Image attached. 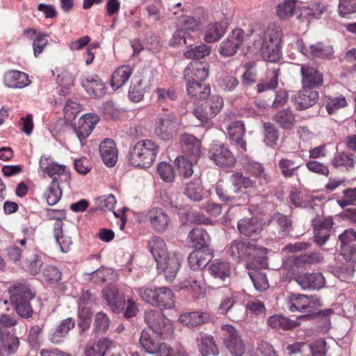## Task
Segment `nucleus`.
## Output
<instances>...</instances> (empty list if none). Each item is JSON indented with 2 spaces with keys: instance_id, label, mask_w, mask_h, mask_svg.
I'll return each mask as SVG.
<instances>
[{
  "instance_id": "23",
  "label": "nucleus",
  "mask_w": 356,
  "mask_h": 356,
  "mask_svg": "<svg viewBox=\"0 0 356 356\" xmlns=\"http://www.w3.org/2000/svg\"><path fill=\"white\" fill-rule=\"evenodd\" d=\"M147 218L151 226L157 232H164L170 221V218L165 211L161 208H153L150 209L147 214Z\"/></svg>"
},
{
  "instance_id": "11",
  "label": "nucleus",
  "mask_w": 356,
  "mask_h": 356,
  "mask_svg": "<svg viewBox=\"0 0 356 356\" xmlns=\"http://www.w3.org/2000/svg\"><path fill=\"white\" fill-rule=\"evenodd\" d=\"M222 330L225 332L224 344L232 356H242L245 348L238 332L230 325H222Z\"/></svg>"
},
{
  "instance_id": "62",
  "label": "nucleus",
  "mask_w": 356,
  "mask_h": 356,
  "mask_svg": "<svg viewBox=\"0 0 356 356\" xmlns=\"http://www.w3.org/2000/svg\"><path fill=\"white\" fill-rule=\"evenodd\" d=\"M245 72L242 75V83L245 85H252L256 82L257 72L254 62L244 64Z\"/></svg>"
},
{
  "instance_id": "9",
  "label": "nucleus",
  "mask_w": 356,
  "mask_h": 356,
  "mask_svg": "<svg viewBox=\"0 0 356 356\" xmlns=\"http://www.w3.org/2000/svg\"><path fill=\"white\" fill-rule=\"evenodd\" d=\"M194 108V115L201 122L209 124V120L214 118L223 106V99L219 95H211L201 100Z\"/></svg>"
},
{
  "instance_id": "10",
  "label": "nucleus",
  "mask_w": 356,
  "mask_h": 356,
  "mask_svg": "<svg viewBox=\"0 0 356 356\" xmlns=\"http://www.w3.org/2000/svg\"><path fill=\"white\" fill-rule=\"evenodd\" d=\"M144 318L151 330L161 337H168L173 332L171 321L160 311L147 310L145 312Z\"/></svg>"
},
{
  "instance_id": "54",
  "label": "nucleus",
  "mask_w": 356,
  "mask_h": 356,
  "mask_svg": "<svg viewBox=\"0 0 356 356\" xmlns=\"http://www.w3.org/2000/svg\"><path fill=\"white\" fill-rule=\"evenodd\" d=\"M230 181L235 188L236 193H239L243 189H247L253 186L252 181L247 177H245L241 172L233 174L230 177Z\"/></svg>"
},
{
  "instance_id": "58",
  "label": "nucleus",
  "mask_w": 356,
  "mask_h": 356,
  "mask_svg": "<svg viewBox=\"0 0 356 356\" xmlns=\"http://www.w3.org/2000/svg\"><path fill=\"white\" fill-rule=\"evenodd\" d=\"M264 142L267 145L273 147L277 144L279 138V131L276 127L270 122L264 124Z\"/></svg>"
},
{
  "instance_id": "55",
  "label": "nucleus",
  "mask_w": 356,
  "mask_h": 356,
  "mask_svg": "<svg viewBox=\"0 0 356 356\" xmlns=\"http://www.w3.org/2000/svg\"><path fill=\"white\" fill-rule=\"evenodd\" d=\"M188 49L184 54L186 58L190 59L199 60L209 55L211 53L210 47L206 44H200L195 47H193L191 44H188Z\"/></svg>"
},
{
  "instance_id": "43",
  "label": "nucleus",
  "mask_w": 356,
  "mask_h": 356,
  "mask_svg": "<svg viewBox=\"0 0 356 356\" xmlns=\"http://www.w3.org/2000/svg\"><path fill=\"white\" fill-rule=\"evenodd\" d=\"M133 72L129 65H123L118 67L112 74L111 86L113 88H120L129 79Z\"/></svg>"
},
{
  "instance_id": "24",
  "label": "nucleus",
  "mask_w": 356,
  "mask_h": 356,
  "mask_svg": "<svg viewBox=\"0 0 356 356\" xmlns=\"http://www.w3.org/2000/svg\"><path fill=\"white\" fill-rule=\"evenodd\" d=\"M303 88H315L323 83V75L316 68L302 65L300 70Z\"/></svg>"
},
{
  "instance_id": "64",
  "label": "nucleus",
  "mask_w": 356,
  "mask_h": 356,
  "mask_svg": "<svg viewBox=\"0 0 356 356\" xmlns=\"http://www.w3.org/2000/svg\"><path fill=\"white\" fill-rule=\"evenodd\" d=\"M158 173L160 177L165 182L174 181L175 171L173 166L166 162H161L158 166Z\"/></svg>"
},
{
  "instance_id": "45",
  "label": "nucleus",
  "mask_w": 356,
  "mask_h": 356,
  "mask_svg": "<svg viewBox=\"0 0 356 356\" xmlns=\"http://www.w3.org/2000/svg\"><path fill=\"white\" fill-rule=\"evenodd\" d=\"M355 163L356 156L353 153H339L332 159V164L334 168H345L347 170H353Z\"/></svg>"
},
{
  "instance_id": "63",
  "label": "nucleus",
  "mask_w": 356,
  "mask_h": 356,
  "mask_svg": "<svg viewBox=\"0 0 356 356\" xmlns=\"http://www.w3.org/2000/svg\"><path fill=\"white\" fill-rule=\"evenodd\" d=\"M329 269L334 276L339 277L341 280L351 277L354 273L353 267L346 265L330 266H329Z\"/></svg>"
},
{
  "instance_id": "35",
  "label": "nucleus",
  "mask_w": 356,
  "mask_h": 356,
  "mask_svg": "<svg viewBox=\"0 0 356 356\" xmlns=\"http://www.w3.org/2000/svg\"><path fill=\"white\" fill-rule=\"evenodd\" d=\"M186 82L188 94L191 97L200 100H204L210 95V87L202 81L192 80L191 81Z\"/></svg>"
},
{
  "instance_id": "57",
  "label": "nucleus",
  "mask_w": 356,
  "mask_h": 356,
  "mask_svg": "<svg viewBox=\"0 0 356 356\" xmlns=\"http://www.w3.org/2000/svg\"><path fill=\"white\" fill-rule=\"evenodd\" d=\"M61 194L62 192L59 187L58 179L54 178L51 186L44 195L48 204L54 205L56 204L60 200Z\"/></svg>"
},
{
  "instance_id": "46",
  "label": "nucleus",
  "mask_w": 356,
  "mask_h": 356,
  "mask_svg": "<svg viewBox=\"0 0 356 356\" xmlns=\"http://www.w3.org/2000/svg\"><path fill=\"white\" fill-rule=\"evenodd\" d=\"M244 166L250 174L258 179L261 184H266L271 181L270 176L266 174L264 168L261 163L250 161H248Z\"/></svg>"
},
{
  "instance_id": "2",
  "label": "nucleus",
  "mask_w": 356,
  "mask_h": 356,
  "mask_svg": "<svg viewBox=\"0 0 356 356\" xmlns=\"http://www.w3.org/2000/svg\"><path fill=\"white\" fill-rule=\"evenodd\" d=\"M149 249L156 262L159 273H163L168 282H172L180 268L183 260L181 256L177 254L170 255L165 241L158 236L149 240Z\"/></svg>"
},
{
  "instance_id": "44",
  "label": "nucleus",
  "mask_w": 356,
  "mask_h": 356,
  "mask_svg": "<svg viewBox=\"0 0 356 356\" xmlns=\"http://www.w3.org/2000/svg\"><path fill=\"white\" fill-rule=\"evenodd\" d=\"M220 293L222 294V297L218 311L219 314H223L237 302V296L234 291L227 286L220 287Z\"/></svg>"
},
{
  "instance_id": "52",
  "label": "nucleus",
  "mask_w": 356,
  "mask_h": 356,
  "mask_svg": "<svg viewBox=\"0 0 356 356\" xmlns=\"http://www.w3.org/2000/svg\"><path fill=\"white\" fill-rule=\"evenodd\" d=\"M159 104H170L178 98V92L172 88H159L155 91Z\"/></svg>"
},
{
  "instance_id": "6",
  "label": "nucleus",
  "mask_w": 356,
  "mask_h": 356,
  "mask_svg": "<svg viewBox=\"0 0 356 356\" xmlns=\"http://www.w3.org/2000/svg\"><path fill=\"white\" fill-rule=\"evenodd\" d=\"M159 153V145L152 140L137 142L130 149L128 161L136 168H148L154 163Z\"/></svg>"
},
{
  "instance_id": "16",
  "label": "nucleus",
  "mask_w": 356,
  "mask_h": 356,
  "mask_svg": "<svg viewBox=\"0 0 356 356\" xmlns=\"http://www.w3.org/2000/svg\"><path fill=\"white\" fill-rule=\"evenodd\" d=\"M99 121V118L92 113L86 114L79 118L78 126L74 127V131L81 146L83 145V140L90 136Z\"/></svg>"
},
{
  "instance_id": "25",
  "label": "nucleus",
  "mask_w": 356,
  "mask_h": 356,
  "mask_svg": "<svg viewBox=\"0 0 356 356\" xmlns=\"http://www.w3.org/2000/svg\"><path fill=\"white\" fill-rule=\"evenodd\" d=\"M296 282L302 289H320L325 286V277L321 273H304L295 278Z\"/></svg>"
},
{
  "instance_id": "14",
  "label": "nucleus",
  "mask_w": 356,
  "mask_h": 356,
  "mask_svg": "<svg viewBox=\"0 0 356 356\" xmlns=\"http://www.w3.org/2000/svg\"><path fill=\"white\" fill-rule=\"evenodd\" d=\"M209 157L216 165L220 167H232L234 165L236 159L224 145L213 143L209 149Z\"/></svg>"
},
{
  "instance_id": "36",
  "label": "nucleus",
  "mask_w": 356,
  "mask_h": 356,
  "mask_svg": "<svg viewBox=\"0 0 356 356\" xmlns=\"http://www.w3.org/2000/svg\"><path fill=\"white\" fill-rule=\"evenodd\" d=\"M63 222L58 220L54 223V237L62 252H67L72 244L71 238L66 236L63 230Z\"/></svg>"
},
{
  "instance_id": "50",
  "label": "nucleus",
  "mask_w": 356,
  "mask_h": 356,
  "mask_svg": "<svg viewBox=\"0 0 356 356\" xmlns=\"http://www.w3.org/2000/svg\"><path fill=\"white\" fill-rule=\"evenodd\" d=\"M139 343L145 351L149 354H155L159 344L152 336L149 330H143L140 334Z\"/></svg>"
},
{
  "instance_id": "59",
  "label": "nucleus",
  "mask_w": 356,
  "mask_h": 356,
  "mask_svg": "<svg viewBox=\"0 0 356 356\" xmlns=\"http://www.w3.org/2000/svg\"><path fill=\"white\" fill-rule=\"evenodd\" d=\"M146 87L141 79L132 82L129 90V97L134 102H139L143 99Z\"/></svg>"
},
{
  "instance_id": "32",
  "label": "nucleus",
  "mask_w": 356,
  "mask_h": 356,
  "mask_svg": "<svg viewBox=\"0 0 356 356\" xmlns=\"http://www.w3.org/2000/svg\"><path fill=\"white\" fill-rule=\"evenodd\" d=\"M211 259L212 254L208 249L198 248L189 254L188 261L191 269L198 270L204 268Z\"/></svg>"
},
{
  "instance_id": "60",
  "label": "nucleus",
  "mask_w": 356,
  "mask_h": 356,
  "mask_svg": "<svg viewBox=\"0 0 356 356\" xmlns=\"http://www.w3.org/2000/svg\"><path fill=\"white\" fill-rule=\"evenodd\" d=\"M194 160L187 159L184 157H178L175 160L178 170L181 175L185 178L190 177L193 174V164Z\"/></svg>"
},
{
  "instance_id": "15",
  "label": "nucleus",
  "mask_w": 356,
  "mask_h": 356,
  "mask_svg": "<svg viewBox=\"0 0 356 356\" xmlns=\"http://www.w3.org/2000/svg\"><path fill=\"white\" fill-rule=\"evenodd\" d=\"M298 48L303 55L308 58L331 59L334 55L333 47L323 42H317L307 47L302 42H298Z\"/></svg>"
},
{
  "instance_id": "26",
  "label": "nucleus",
  "mask_w": 356,
  "mask_h": 356,
  "mask_svg": "<svg viewBox=\"0 0 356 356\" xmlns=\"http://www.w3.org/2000/svg\"><path fill=\"white\" fill-rule=\"evenodd\" d=\"M99 150L102 159L106 165L113 167L115 165L118 161V150L113 140L105 138L101 142Z\"/></svg>"
},
{
  "instance_id": "18",
  "label": "nucleus",
  "mask_w": 356,
  "mask_h": 356,
  "mask_svg": "<svg viewBox=\"0 0 356 356\" xmlns=\"http://www.w3.org/2000/svg\"><path fill=\"white\" fill-rule=\"evenodd\" d=\"M209 64L204 61L195 60L190 63L184 72L186 81H204L209 75Z\"/></svg>"
},
{
  "instance_id": "27",
  "label": "nucleus",
  "mask_w": 356,
  "mask_h": 356,
  "mask_svg": "<svg viewBox=\"0 0 356 356\" xmlns=\"http://www.w3.org/2000/svg\"><path fill=\"white\" fill-rule=\"evenodd\" d=\"M238 229L241 234L247 237L257 238L262 230L261 224L257 218H244L238 222Z\"/></svg>"
},
{
  "instance_id": "33",
  "label": "nucleus",
  "mask_w": 356,
  "mask_h": 356,
  "mask_svg": "<svg viewBox=\"0 0 356 356\" xmlns=\"http://www.w3.org/2000/svg\"><path fill=\"white\" fill-rule=\"evenodd\" d=\"M198 350L202 356L217 355L218 348L212 336L200 332L196 338Z\"/></svg>"
},
{
  "instance_id": "48",
  "label": "nucleus",
  "mask_w": 356,
  "mask_h": 356,
  "mask_svg": "<svg viewBox=\"0 0 356 356\" xmlns=\"http://www.w3.org/2000/svg\"><path fill=\"white\" fill-rule=\"evenodd\" d=\"M184 195L194 202H200L203 199V188L200 179L189 181L184 188Z\"/></svg>"
},
{
  "instance_id": "29",
  "label": "nucleus",
  "mask_w": 356,
  "mask_h": 356,
  "mask_svg": "<svg viewBox=\"0 0 356 356\" xmlns=\"http://www.w3.org/2000/svg\"><path fill=\"white\" fill-rule=\"evenodd\" d=\"M210 319V314L202 311L186 312L181 314L179 317V321L189 328L207 323Z\"/></svg>"
},
{
  "instance_id": "51",
  "label": "nucleus",
  "mask_w": 356,
  "mask_h": 356,
  "mask_svg": "<svg viewBox=\"0 0 356 356\" xmlns=\"http://www.w3.org/2000/svg\"><path fill=\"white\" fill-rule=\"evenodd\" d=\"M297 0H284L276 8L277 14L280 19H289L293 16Z\"/></svg>"
},
{
  "instance_id": "56",
  "label": "nucleus",
  "mask_w": 356,
  "mask_h": 356,
  "mask_svg": "<svg viewBox=\"0 0 356 356\" xmlns=\"http://www.w3.org/2000/svg\"><path fill=\"white\" fill-rule=\"evenodd\" d=\"M300 166V165L297 164L294 161L288 159H282L278 163V167L285 178H291L296 175Z\"/></svg>"
},
{
  "instance_id": "20",
  "label": "nucleus",
  "mask_w": 356,
  "mask_h": 356,
  "mask_svg": "<svg viewBox=\"0 0 356 356\" xmlns=\"http://www.w3.org/2000/svg\"><path fill=\"white\" fill-rule=\"evenodd\" d=\"M181 147L183 152L194 162L201 156V142L194 136L184 134L180 138Z\"/></svg>"
},
{
  "instance_id": "47",
  "label": "nucleus",
  "mask_w": 356,
  "mask_h": 356,
  "mask_svg": "<svg viewBox=\"0 0 356 356\" xmlns=\"http://www.w3.org/2000/svg\"><path fill=\"white\" fill-rule=\"evenodd\" d=\"M215 191L218 198L223 202L231 204L232 206H237L244 204L245 200L240 197L231 196L228 194L222 181L217 182Z\"/></svg>"
},
{
  "instance_id": "49",
  "label": "nucleus",
  "mask_w": 356,
  "mask_h": 356,
  "mask_svg": "<svg viewBox=\"0 0 356 356\" xmlns=\"http://www.w3.org/2000/svg\"><path fill=\"white\" fill-rule=\"evenodd\" d=\"M271 222L279 227L278 234L281 236L287 235L291 229V220L281 213H275L272 217Z\"/></svg>"
},
{
  "instance_id": "61",
  "label": "nucleus",
  "mask_w": 356,
  "mask_h": 356,
  "mask_svg": "<svg viewBox=\"0 0 356 356\" xmlns=\"http://www.w3.org/2000/svg\"><path fill=\"white\" fill-rule=\"evenodd\" d=\"M245 307L236 302L223 314L233 321H241L245 316Z\"/></svg>"
},
{
  "instance_id": "31",
  "label": "nucleus",
  "mask_w": 356,
  "mask_h": 356,
  "mask_svg": "<svg viewBox=\"0 0 356 356\" xmlns=\"http://www.w3.org/2000/svg\"><path fill=\"white\" fill-rule=\"evenodd\" d=\"M273 120L284 130L293 129L297 122L296 115L290 108H282L277 111L273 116Z\"/></svg>"
},
{
  "instance_id": "53",
  "label": "nucleus",
  "mask_w": 356,
  "mask_h": 356,
  "mask_svg": "<svg viewBox=\"0 0 356 356\" xmlns=\"http://www.w3.org/2000/svg\"><path fill=\"white\" fill-rule=\"evenodd\" d=\"M110 323L111 321L107 314L99 312L95 316L93 332L96 334H104L108 330Z\"/></svg>"
},
{
  "instance_id": "41",
  "label": "nucleus",
  "mask_w": 356,
  "mask_h": 356,
  "mask_svg": "<svg viewBox=\"0 0 356 356\" xmlns=\"http://www.w3.org/2000/svg\"><path fill=\"white\" fill-rule=\"evenodd\" d=\"M267 265L264 267L266 268ZM252 270L248 272V275L257 291H263L269 287V284L266 277V274L261 270L263 268H257L254 266H249Z\"/></svg>"
},
{
  "instance_id": "28",
  "label": "nucleus",
  "mask_w": 356,
  "mask_h": 356,
  "mask_svg": "<svg viewBox=\"0 0 356 356\" xmlns=\"http://www.w3.org/2000/svg\"><path fill=\"white\" fill-rule=\"evenodd\" d=\"M332 218H326L323 222L316 224L314 227V241L318 245H324L327 241L334 235Z\"/></svg>"
},
{
  "instance_id": "3",
  "label": "nucleus",
  "mask_w": 356,
  "mask_h": 356,
  "mask_svg": "<svg viewBox=\"0 0 356 356\" xmlns=\"http://www.w3.org/2000/svg\"><path fill=\"white\" fill-rule=\"evenodd\" d=\"M9 298L13 309L22 318H30L33 314L31 301L35 298V293L25 281L15 282L8 289Z\"/></svg>"
},
{
  "instance_id": "5",
  "label": "nucleus",
  "mask_w": 356,
  "mask_h": 356,
  "mask_svg": "<svg viewBox=\"0 0 356 356\" xmlns=\"http://www.w3.org/2000/svg\"><path fill=\"white\" fill-rule=\"evenodd\" d=\"M136 291L144 302L153 307L170 309L175 306L174 292L168 287L143 286L136 289Z\"/></svg>"
},
{
  "instance_id": "7",
  "label": "nucleus",
  "mask_w": 356,
  "mask_h": 356,
  "mask_svg": "<svg viewBox=\"0 0 356 356\" xmlns=\"http://www.w3.org/2000/svg\"><path fill=\"white\" fill-rule=\"evenodd\" d=\"M180 124V118L175 113L163 108L155 119L154 134L161 140H170L177 134Z\"/></svg>"
},
{
  "instance_id": "38",
  "label": "nucleus",
  "mask_w": 356,
  "mask_h": 356,
  "mask_svg": "<svg viewBox=\"0 0 356 356\" xmlns=\"http://www.w3.org/2000/svg\"><path fill=\"white\" fill-rule=\"evenodd\" d=\"M280 69H273L266 73V77L259 81L257 85V91L261 93L269 90H275L278 86Z\"/></svg>"
},
{
  "instance_id": "21",
  "label": "nucleus",
  "mask_w": 356,
  "mask_h": 356,
  "mask_svg": "<svg viewBox=\"0 0 356 356\" xmlns=\"http://www.w3.org/2000/svg\"><path fill=\"white\" fill-rule=\"evenodd\" d=\"M318 99V92L316 90L307 89L296 93L292 98V102L297 110H305L316 104Z\"/></svg>"
},
{
  "instance_id": "37",
  "label": "nucleus",
  "mask_w": 356,
  "mask_h": 356,
  "mask_svg": "<svg viewBox=\"0 0 356 356\" xmlns=\"http://www.w3.org/2000/svg\"><path fill=\"white\" fill-rule=\"evenodd\" d=\"M0 341L4 352L8 355L16 353L19 346V339L13 334L6 332L0 327Z\"/></svg>"
},
{
  "instance_id": "13",
  "label": "nucleus",
  "mask_w": 356,
  "mask_h": 356,
  "mask_svg": "<svg viewBox=\"0 0 356 356\" xmlns=\"http://www.w3.org/2000/svg\"><path fill=\"white\" fill-rule=\"evenodd\" d=\"M245 33L241 29H235L219 47V53L224 56L235 55L244 42Z\"/></svg>"
},
{
  "instance_id": "40",
  "label": "nucleus",
  "mask_w": 356,
  "mask_h": 356,
  "mask_svg": "<svg viewBox=\"0 0 356 356\" xmlns=\"http://www.w3.org/2000/svg\"><path fill=\"white\" fill-rule=\"evenodd\" d=\"M227 28V23L225 22L209 24L205 31L204 40L209 43L218 41L223 35Z\"/></svg>"
},
{
  "instance_id": "1",
  "label": "nucleus",
  "mask_w": 356,
  "mask_h": 356,
  "mask_svg": "<svg viewBox=\"0 0 356 356\" xmlns=\"http://www.w3.org/2000/svg\"><path fill=\"white\" fill-rule=\"evenodd\" d=\"M252 37L254 49L260 51L264 60L276 62L280 59L282 30L279 26L270 24L259 33H253Z\"/></svg>"
},
{
  "instance_id": "30",
  "label": "nucleus",
  "mask_w": 356,
  "mask_h": 356,
  "mask_svg": "<svg viewBox=\"0 0 356 356\" xmlns=\"http://www.w3.org/2000/svg\"><path fill=\"white\" fill-rule=\"evenodd\" d=\"M229 138L243 151H246V141L243 139L245 127L243 121H234L229 124L227 128Z\"/></svg>"
},
{
  "instance_id": "19",
  "label": "nucleus",
  "mask_w": 356,
  "mask_h": 356,
  "mask_svg": "<svg viewBox=\"0 0 356 356\" xmlns=\"http://www.w3.org/2000/svg\"><path fill=\"white\" fill-rule=\"evenodd\" d=\"M75 326V320L67 318L62 320L55 327L51 329L48 334V339L54 344L63 343L69 332Z\"/></svg>"
},
{
  "instance_id": "39",
  "label": "nucleus",
  "mask_w": 356,
  "mask_h": 356,
  "mask_svg": "<svg viewBox=\"0 0 356 356\" xmlns=\"http://www.w3.org/2000/svg\"><path fill=\"white\" fill-rule=\"evenodd\" d=\"M210 275L216 281H226L229 279L231 270L229 263L218 261L213 263L208 268Z\"/></svg>"
},
{
  "instance_id": "4",
  "label": "nucleus",
  "mask_w": 356,
  "mask_h": 356,
  "mask_svg": "<svg viewBox=\"0 0 356 356\" xmlns=\"http://www.w3.org/2000/svg\"><path fill=\"white\" fill-rule=\"evenodd\" d=\"M227 252L234 261L238 262L245 258H250L251 261L247 264L248 268L251 266L264 268L268 265L265 250L243 239L234 241L229 245Z\"/></svg>"
},
{
  "instance_id": "12",
  "label": "nucleus",
  "mask_w": 356,
  "mask_h": 356,
  "mask_svg": "<svg viewBox=\"0 0 356 356\" xmlns=\"http://www.w3.org/2000/svg\"><path fill=\"white\" fill-rule=\"evenodd\" d=\"M102 297L113 312L119 314L125 307L124 293L115 285L109 284L102 290Z\"/></svg>"
},
{
  "instance_id": "8",
  "label": "nucleus",
  "mask_w": 356,
  "mask_h": 356,
  "mask_svg": "<svg viewBox=\"0 0 356 356\" xmlns=\"http://www.w3.org/2000/svg\"><path fill=\"white\" fill-rule=\"evenodd\" d=\"M321 302L316 296H307L302 294L291 293L286 298V306L291 312H300L310 315L321 306Z\"/></svg>"
},
{
  "instance_id": "42",
  "label": "nucleus",
  "mask_w": 356,
  "mask_h": 356,
  "mask_svg": "<svg viewBox=\"0 0 356 356\" xmlns=\"http://www.w3.org/2000/svg\"><path fill=\"white\" fill-rule=\"evenodd\" d=\"M188 238L192 246L197 249L207 246L210 242L209 234L202 228L193 229L189 232Z\"/></svg>"
},
{
  "instance_id": "17",
  "label": "nucleus",
  "mask_w": 356,
  "mask_h": 356,
  "mask_svg": "<svg viewBox=\"0 0 356 356\" xmlns=\"http://www.w3.org/2000/svg\"><path fill=\"white\" fill-rule=\"evenodd\" d=\"M80 82L88 95L92 97L99 98L105 93V84L96 74L83 75Z\"/></svg>"
},
{
  "instance_id": "22",
  "label": "nucleus",
  "mask_w": 356,
  "mask_h": 356,
  "mask_svg": "<svg viewBox=\"0 0 356 356\" xmlns=\"http://www.w3.org/2000/svg\"><path fill=\"white\" fill-rule=\"evenodd\" d=\"M40 168L47 173L52 179H57V176L65 175L69 177V171L66 165H60L53 161L52 158L47 156H42L40 160Z\"/></svg>"
},
{
  "instance_id": "34",
  "label": "nucleus",
  "mask_w": 356,
  "mask_h": 356,
  "mask_svg": "<svg viewBox=\"0 0 356 356\" xmlns=\"http://www.w3.org/2000/svg\"><path fill=\"white\" fill-rule=\"evenodd\" d=\"M4 82L6 86L13 88H22L30 83L28 74L17 70L7 72L4 76Z\"/></svg>"
}]
</instances>
